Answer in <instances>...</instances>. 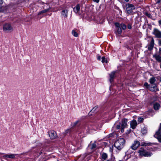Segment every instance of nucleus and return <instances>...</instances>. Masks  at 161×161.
I'll list each match as a JSON object with an SVG mask.
<instances>
[{"instance_id": "nucleus-1", "label": "nucleus", "mask_w": 161, "mask_h": 161, "mask_svg": "<svg viewBox=\"0 0 161 161\" xmlns=\"http://www.w3.org/2000/svg\"><path fill=\"white\" fill-rule=\"evenodd\" d=\"M125 140L123 138L118 139L115 142L114 146L118 150H121L124 147L125 144Z\"/></svg>"}, {"instance_id": "nucleus-2", "label": "nucleus", "mask_w": 161, "mask_h": 161, "mask_svg": "<svg viewBox=\"0 0 161 161\" xmlns=\"http://www.w3.org/2000/svg\"><path fill=\"white\" fill-rule=\"evenodd\" d=\"M138 153L140 155L142 156L145 157H150L153 154L152 153L146 151L143 148H141L138 151Z\"/></svg>"}, {"instance_id": "nucleus-3", "label": "nucleus", "mask_w": 161, "mask_h": 161, "mask_svg": "<svg viewBox=\"0 0 161 161\" xmlns=\"http://www.w3.org/2000/svg\"><path fill=\"white\" fill-rule=\"evenodd\" d=\"M126 13L130 14L132 12L133 10L135 9V6L132 4L128 3L125 5Z\"/></svg>"}, {"instance_id": "nucleus-4", "label": "nucleus", "mask_w": 161, "mask_h": 161, "mask_svg": "<svg viewBox=\"0 0 161 161\" xmlns=\"http://www.w3.org/2000/svg\"><path fill=\"white\" fill-rule=\"evenodd\" d=\"M127 123V119H123L121 123V131L122 132H124V129L126 128Z\"/></svg>"}, {"instance_id": "nucleus-5", "label": "nucleus", "mask_w": 161, "mask_h": 161, "mask_svg": "<svg viewBox=\"0 0 161 161\" xmlns=\"http://www.w3.org/2000/svg\"><path fill=\"white\" fill-rule=\"evenodd\" d=\"M3 30L5 32H8L13 30V27L9 23H6L3 25Z\"/></svg>"}, {"instance_id": "nucleus-6", "label": "nucleus", "mask_w": 161, "mask_h": 161, "mask_svg": "<svg viewBox=\"0 0 161 161\" xmlns=\"http://www.w3.org/2000/svg\"><path fill=\"white\" fill-rule=\"evenodd\" d=\"M154 136L158 139L160 142H161V124H160L158 130L156 132Z\"/></svg>"}, {"instance_id": "nucleus-7", "label": "nucleus", "mask_w": 161, "mask_h": 161, "mask_svg": "<svg viewBox=\"0 0 161 161\" xmlns=\"http://www.w3.org/2000/svg\"><path fill=\"white\" fill-rule=\"evenodd\" d=\"M153 34L156 37L158 38H161V31L157 28L154 29Z\"/></svg>"}, {"instance_id": "nucleus-8", "label": "nucleus", "mask_w": 161, "mask_h": 161, "mask_svg": "<svg viewBox=\"0 0 161 161\" xmlns=\"http://www.w3.org/2000/svg\"><path fill=\"white\" fill-rule=\"evenodd\" d=\"M140 142L139 141L136 140L135 141L131 146V148L133 150H136L140 146Z\"/></svg>"}, {"instance_id": "nucleus-9", "label": "nucleus", "mask_w": 161, "mask_h": 161, "mask_svg": "<svg viewBox=\"0 0 161 161\" xmlns=\"http://www.w3.org/2000/svg\"><path fill=\"white\" fill-rule=\"evenodd\" d=\"M48 135L51 139H54L57 137L56 132L53 130L49 131Z\"/></svg>"}, {"instance_id": "nucleus-10", "label": "nucleus", "mask_w": 161, "mask_h": 161, "mask_svg": "<svg viewBox=\"0 0 161 161\" xmlns=\"http://www.w3.org/2000/svg\"><path fill=\"white\" fill-rule=\"evenodd\" d=\"M154 45V40L153 37L152 38V39L149 44L147 45L148 50L151 51L153 49Z\"/></svg>"}, {"instance_id": "nucleus-11", "label": "nucleus", "mask_w": 161, "mask_h": 161, "mask_svg": "<svg viewBox=\"0 0 161 161\" xmlns=\"http://www.w3.org/2000/svg\"><path fill=\"white\" fill-rule=\"evenodd\" d=\"M17 155L16 154H7L4 155L3 156V157L6 159L7 158H9L11 159H14L15 158V157Z\"/></svg>"}, {"instance_id": "nucleus-12", "label": "nucleus", "mask_w": 161, "mask_h": 161, "mask_svg": "<svg viewBox=\"0 0 161 161\" xmlns=\"http://www.w3.org/2000/svg\"><path fill=\"white\" fill-rule=\"evenodd\" d=\"M153 57L155 58L157 61L159 62H161V55H160L157 53L153 55Z\"/></svg>"}, {"instance_id": "nucleus-13", "label": "nucleus", "mask_w": 161, "mask_h": 161, "mask_svg": "<svg viewBox=\"0 0 161 161\" xmlns=\"http://www.w3.org/2000/svg\"><path fill=\"white\" fill-rule=\"evenodd\" d=\"M131 127L133 129H135L137 125V123L136 120H134L130 123Z\"/></svg>"}, {"instance_id": "nucleus-14", "label": "nucleus", "mask_w": 161, "mask_h": 161, "mask_svg": "<svg viewBox=\"0 0 161 161\" xmlns=\"http://www.w3.org/2000/svg\"><path fill=\"white\" fill-rule=\"evenodd\" d=\"M116 72V71H113L110 74H109L110 76V82H112L113 81L114 78L115 77V73Z\"/></svg>"}, {"instance_id": "nucleus-15", "label": "nucleus", "mask_w": 161, "mask_h": 161, "mask_svg": "<svg viewBox=\"0 0 161 161\" xmlns=\"http://www.w3.org/2000/svg\"><path fill=\"white\" fill-rule=\"evenodd\" d=\"M68 10L67 9L64 10L61 12V14L64 18H67L68 16Z\"/></svg>"}, {"instance_id": "nucleus-16", "label": "nucleus", "mask_w": 161, "mask_h": 161, "mask_svg": "<svg viewBox=\"0 0 161 161\" xmlns=\"http://www.w3.org/2000/svg\"><path fill=\"white\" fill-rule=\"evenodd\" d=\"M80 6L79 4H77L75 7L73 8L74 11L76 14H78L80 10Z\"/></svg>"}, {"instance_id": "nucleus-17", "label": "nucleus", "mask_w": 161, "mask_h": 161, "mask_svg": "<svg viewBox=\"0 0 161 161\" xmlns=\"http://www.w3.org/2000/svg\"><path fill=\"white\" fill-rule=\"evenodd\" d=\"M155 144V143H152L150 142H144L142 143L141 146H152Z\"/></svg>"}, {"instance_id": "nucleus-18", "label": "nucleus", "mask_w": 161, "mask_h": 161, "mask_svg": "<svg viewBox=\"0 0 161 161\" xmlns=\"http://www.w3.org/2000/svg\"><path fill=\"white\" fill-rule=\"evenodd\" d=\"M156 81V79L154 77L151 78L149 80V83L151 84H155V82Z\"/></svg>"}, {"instance_id": "nucleus-19", "label": "nucleus", "mask_w": 161, "mask_h": 161, "mask_svg": "<svg viewBox=\"0 0 161 161\" xmlns=\"http://www.w3.org/2000/svg\"><path fill=\"white\" fill-rule=\"evenodd\" d=\"M160 107V104L157 103H155L153 104V108L155 110H158Z\"/></svg>"}, {"instance_id": "nucleus-20", "label": "nucleus", "mask_w": 161, "mask_h": 161, "mask_svg": "<svg viewBox=\"0 0 161 161\" xmlns=\"http://www.w3.org/2000/svg\"><path fill=\"white\" fill-rule=\"evenodd\" d=\"M72 35L75 37H77L78 36V33L74 30L72 31Z\"/></svg>"}, {"instance_id": "nucleus-21", "label": "nucleus", "mask_w": 161, "mask_h": 161, "mask_svg": "<svg viewBox=\"0 0 161 161\" xmlns=\"http://www.w3.org/2000/svg\"><path fill=\"white\" fill-rule=\"evenodd\" d=\"M107 155L106 153H103L102 155V158L104 160H105L107 158Z\"/></svg>"}, {"instance_id": "nucleus-22", "label": "nucleus", "mask_w": 161, "mask_h": 161, "mask_svg": "<svg viewBox=\"0 0 161 161\" xmlns=\"http://www.w3.org/2000/svg\"><path fill=\"white\" fill-rule=\"evenodd\" d=\"M120 27H121V28H122V29L123 30H124L126 29V26L124 24H120Z\"/></svg>"}, {"instance_id": "nucleus-23", "label": "nucleus", "mask_w": 161, "mask_h": 161, "mask_svg": "<svg viewBox=\"0 0 161 161\" xmlns=\"http://www.w3.org/2000/svg\"><path fill=\"white\" fill-rule=\"evenodd\" d=\"M122 30L120 27L118 28L117 29V32L118 34H120L122 33Z\"/></svg>"}, {"instance_id": "nucleus-24", "label": "nucleus", "mask_w": 161, "mask_h": 161, "mask_svg": "<svg viewBox=\"0 0 161 161\" xmlns=\"http://www.w3.org/2000/svg\"><path fill=\"white\" fill-rule=\"evenodd\" d=\"M102 62L103 63H107V59L105 58L104 57H103L102 58Z\"/></svg>"}, {"instance_id": "nucleus-25", "label": "nucleus", "mask_w": 161, "mask_h": 161, "mask_svg": "<svg viewBox=\"0 0 161 161\" xmlns=\"http://www.w3.org/2000/svg\"><path fill=\"white\" fill-rule=\"evenodd\" d=\"M71 130V129H68L66 130L64 132L65 135L67 134V133L70 132Z\"/></svg>"}, {"instance_id": "nucleus-26", "label": "nucleus", "mask_w": 161, "mask_h": 161, "mask_svg": "<svg viewBox=\"0 0 161 161\" xmlns=\"http://www.w3.org/2000/svg\"><path fill=\"white\" fill-rule=\"evenodd\" d=\"M144 85L147 88H148L150 87V85L147 82H145L144 83Z\"/></svg>"}, {"instance_id": "nucleus-27", "label": "nucleus", "mask_w": 161, "mask_h": 161, "mask_svg": "<svg viewBox=\"0 0 161 161\" xmlns=\"http://www.w3.org/2000/svg\"><path fill=\"white\" fill-rule=\"evenodd\" d=\"M98 107L97 106H95L91 111L90 113H92L94 112L95 111V110Z\"/></svg>"}, {"instance_id": "nucleus-28", "label": "nucleus", "mask_w": 161, "mask_h": 161, "mask_svg": "<svg viewBox=\"0 0 161 161\" xmlns=\"http://www.w3.org/2000/svg\"><path fill=\"white\" fill-rule=\"evenodd\" d=\"M47 10H44L40 12L38 14V15H40L42 13H44L47 12Z\"/></svg>"}, {"instance_id": "nucleus-29", "label": "nucleus", "mask_w": 161, "mask_h": 161, "mask_svg": "<svg viewBox=\"0 0 161 161\" xmlns=\"http://www.w3.org/2000/svg\"><path fill=\"white\" fill-rule=\"evenodd\" d=\"M145 14L149 18H151V17H152L151 15L150 14L148 13L147 12H145Z\"/></svg>"}, {"instance_id": "nucleus-30", "label": "nucleus", "mask_w": 161, "mask_h": 161, "mask_svg": "<svg viewBox=\"0 0 161 161\" xmlns=\"http://www.w3.org/2000/svg\"><path fill=\"white\" fill-rule=\"evenodd\" d=\"M144 119L141 117H139L138 118V121L139 122H142L143 120Z\"/></svg>"}, {"instance_id": "nucleus-31", "label": "nucleus", "mask_w": 161, "mask_h": 161, "mask_svg": "<svg viewBox=\"0 0 161 161\" xmlns=\"http://www.w3.org/2000/svg\"><path fill=\"white\" fill-rule=\"evenodd\" d=\"M153 85H154V86H153V88L154 89L153 90H151L152 91H157V88L156 86V85L155 84H153Z\"/></svg>"}, {"instance_id": "nucleus-32", "label": "nucleus", "mask_w": 161, "mask_h": 161, "mask_svg": "<svg viewBox=\"0 0 161 161\" xmlns=\"http://www.w3.org/2000/svg\"><path fill=\"white\" fill-rule=\"evenodd\" d=\"M115 25L117 28L120 27V24L119 23L117 22L115 23Z\"/></svg>"}, {"instance_id": "nucleus-33", "label": "nucleus", "mask_w": 161, "mask_h": 161, "mask_svg": "<svg viewBox=\"0 0 161 161\" xmlns=\"http://www.w3.org/2000/svg\"><path fill=\"white\" fill-rule=\"evenodd\" d=\"M96 147V144L95 143H93L92 144L91 148L92 149H93L95 148Z\"/></svg>"}, {"instance_id": "nucleus-34", "label": "nucleus", "mask_w": 161, "mask_h": 161, "mask_svg": "<svg viewBox=\"0 0 161 161\" xmlns=\"http://www.w3.org/2000/svg\"><path fill=\"white\" fill-rule=\"evenodd\" d=\"M149 115H153V111L152 110H150L149 111Z\"/></svg>"}, {"instance_id": "nucleus-35", "label": "nucleus", "mask_w": 161, "mask_h": 161, "mask_svg": "<svg viewBox=\"0 0 161 161\" xmlns=\"http://www.w3.org/2000/svg\"><path fill=\"white\" fill-rule=\"evenodd\" d=\"M158 44L159 45L161 46V39H158Z\"/></svg>"}, {"instance_id": "nucleus-36", "label": "nucleus", "mask_w": 161, "mask_h": 161, "mask_svg": "<svg viewBox=\"0 0 161 161\" xmlns=\"http://www.w3.org/2000/svg\"><path fill=\"white\" fill-rule=\"evenodd\" d=\"M78 122H79V121L78 120V121H76V122H74L73 123V125L74 126L78 124Z\"/></svg>"}, {"instance_id": "nucleus-37", "label": "nucleus", "mask_w": 161, "mask_h": 161, "mask_svg": "<svg viewBox=\"0 0 161 161\" xmlns=\"http://www.w3.org/2000/svg\"><path fill=\"white\" fill-rule=\"evenodd\" d=\"M159 52L158 53V54L161 55V47H160L159 49Z\"/></svg>"}, {"instance_id": "nucleus-38", "label": "nucleus", "mask_w": 161, "mask_h": 161, "mask_svg": "<svg viewBox=\"0 0 161 161\" xmlns=\"http://www.w3.org/2000/svg\"><path fill=\"white\" fill-rule=\"evenodd\" d=\"M116 128L118 129H119L120 128V125H118L116 126Z\"/></svg>"}, {"instance_id": "nucleus-39", "label": "nucleus", "mask_w": 161, "mask_h": 161, "mask_svg": "<svg viewBox=\"0 0 161 161\" xmlns=\"http://www.w3.org/2000/svg\"><path fill=\"white\" fill-rule=\"evenodd\" d=\"M128 28L129 29H131V25L130 24H129L128 25Z\"/></svg>"}, {"instance_id": "nucleus-40", "label": "nucleus", "mask_w": 161, "mask_h": 161, "mask_svg": "<svg viewBox=\"0 0 161 161\" xmlns=\"http://www.w3.org/2000/svg\"><path fill=\"white\" fill-rule=\"evenodd\" d=\"M97 59L98 60H101V56H98L97 57Z\"/></svg>"}, {"instance_id": "nucleus-41", "label": "nucleus", "mask_w": 161, "mask_h": 161, "mask_svg": "<svg viewBox=\"0 0 161 161\" xmlns=\"http://www.w3.org/2000/svg\"><path fill=\"white\" fill-rule=\"evenodd\" d=\"M93 1L98 3L99 2V0H93Z\"/></svg>"}, {"instance_id": "nucleus-42", "label": "nucleus", "mask_w": 161, "mask_h": 161, "mask_svg": "<svg viewBox=\"0 0 161 161\" xmlns=\"http://www.w3.org/2000/svg\"><path fill=\"white\" fill-rule=\"evenodd\" d=\"M158 22L159 24V25H161V20H159L158 21Z\"/></svg>"}, {"instance_id": "nucleus-43", "label": "nucleus", "mask_w": 161, "mask_h": 161, "mask_svg": "<svg viewBox=\"0 0 161 161\" xmlns=\"http://www.w3.org/2000/svg\"><path fill=\"white\" fill-rule=\"evenodd\" d=\"M3 3V0H0V4H2Z\"/></svg>"}, {"instance_id": "nucleus-44", "label": "nucleus", "mask_w": 161, "mask_h": 161, "mask_svg": "<svg viewBox=\"0 0 161 161\" xmlns=\"http://www.w3.org/2000/svg\"><path fill=\"white\" fill-rule=\"evenodd\" d=\"M125 1L128 2H129V0H125Z\"/></svg>"}, {"instance_id": "nucleus-45", "label": "nucleus", "mask_w": 161, "mask_h": 161, "mask_svg": "<svg viewBox=\"0 0 161 161\" xmlns=\"http://www.w3.org/2000/svg\"><path fill=\"white\" fill-rule=\"evenodd\" d=\"M160 81L161 82V77L160 78Z\"/></svg>"}]
</instances>
